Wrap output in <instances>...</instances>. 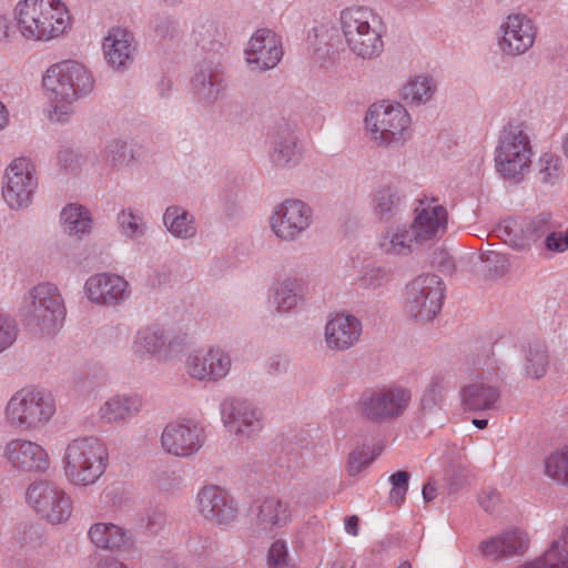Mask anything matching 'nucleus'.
<instances>
[{"label":"nucleus","instance_id":"obj_1","mask_svg":"<svg viewBox=\"0 0 568 568\" xmlns=\"http://www.w3.org/2000/svg\"><path fill=\"white\" fill-rule=\"evenodd\" d=\"M19 34L30 42H50L72 27V16L63 0H19L13 8Z\"/></svg>","mask_w":568,"mask_h":568},{"label":"nucleus","instance_id":"obj_2","mask_svg":"<svg viewBox=\"0 0 568 568\" xmlns=\"http://www.w3.org/2000/svg\"><path fill=\"white\" fill-rule=\"evenodd\" d=\"M51 119L64 122L73 111V103L90 93L94 87L91 71L78 61H63L48 68L42 78Z\"/></svg>","mask_w":568,"mask_h":568},{"label":"nucleus","instance_id":"obj_3","mask_svg":"<svg viewBox=\"0 0 568 568\" xmlns=\"http://www.w3.org/2000/svg\"><path fill=\"white\" fill-rule=\"evenodd\" d=\"M339 28L348 50L358 58L373 59L384 50L385 23L372 8L353 6L339 13Z\"/></svg>","mask_w":568,"mask_h":568},{"label":"nucleus","instance_id":"obj_4","mask_svg":"<svg viewBox=\"0 0 568 568\" xmlns=\"http://www.w3.org/2000/svg\"><path fill=\"white\" fill-rule=\"evenodd\" d=\"M109 460L105 445L95 437L71 440L64 450V476L74 486L93 485L104 474Z\"/></svg>","mask_w":568,"mask_h":568},{"label":"nucleus","instance_id":"obj_5","mask_svg":"<svg viewBox=\"0 0 568 568\" xmlns=\"http://www.w3.org/2000/svg\"><path fill=\"white\" fill-rule=\"evenodd\" d=\"M24 304L22 315L32 331L41 335H52L63 326L67 308L54 284H38L29 292Z\"/></svg>","mask_w":568,"mask_h":568},{"label":"nucleus","instance_id":"obj_6","mask_svg":"<svg viewBox=\"0 0 568 568\" xmlns=\"http://www.w3.org/2000/svg\"><path fill=\"white\" fill-rule=\"evenodd\" d=\"M365 124L369 138L378 145L403 144L413 135L410 115L400 103L381 101L372 104Z\"/></svg>","mask_w":568,"mask_h":568},{"label":"nucleus","instance_id":"obj_7","mask_svg":"<svg viewBox=\"0 0 568 568\" xmlns=\"http://www.w3.org/2000/svg\"><path fill=\"white\" fill-rule=\"evenodd\" d=\"M55 413L50 393L38 388H22L8 402L4 410L7 423L21 432L44 426Z\"/></svg>","mask_w":568,"mask_h":568},{"label":"nucleus","instance_id":"obj_8","mask_svg":"<svg viewBox=\"0 0 568 568\" xmlns=\"http://www.w3.org/2000/svg\"><path fill=\"white\" fill-rule=\"evenodd\" d=\"M443 301L442 280L434 274L419 275L406 286L404 312L416 322L427 323L438 315Z\"/></svg>","mask_w":568,"mask_h":568},{"label":"nucleus","instance_id":"obj_9","mask_svg":"<svg viewBox=\"0 0 568 568\" xmlns=\"http://www.w3.org/2000/svg\"><path fill=\"white\" fill-rule=\"evenodd\" d=\"M37 186V171L31 159H13L4 172L2 196L6 203L14 210L29 206Z\"/></svg>","mask_w":568,"mask_h":568},{"label":"nucleus","instance_id":"obj_10","mask_svg":"<svg viewBox=\"0 0 568 568\" xmlns=\"http://www.w3.org/2000/svg\"><path fill=\"white\" fill-rule=\"evenodd\" d=\"M410 402V393L400 386H382L365 392L358 402L363 416L374 422L402 415Z\"/></svg>","mask_w":568,"mask_h":568},{"label":"nucleus","instance_id":"obj_11","mask_svg":"<svg viewBox=\"0 0 568 568\" xmlns=\"http://www.w3.org/2000/svg\"><path fill=\"white\" fill-rule=\"evenodd\" d=\"M26 500L51 524L65 521L72 514L71 498L51 481L38 480L30 484L26 491Z\"/></svg>","mask_w":568,"mask_h":568},{"label":"nucleus","instance_id":"obj_12","mask_svg":"<svg viewBox=\"0 0 568 568\" xmlns=\"http://www.w3.org/2000/svg\"><path fill=\"white\" fill-rule=\"evenodd\" d=\"M531 154L529 139L523 131L505 132L496 149V169L507 179L523 176L530 166Z\"/></svg>","mask_w":568,"mask_h":568},{"label":"nucleus","instance_id":"obj_13","mask_svg":"<svg viewBox=\"0 0 568 568\" xmlns=\"http://www.w3.org/2000/svg\"><path fill=\"white\" fill-rule=\"evenodd\" d=\"M3 466L18 474L42 473L50 466V456L40 444L23 439H10L1 454Z\"/></svg>","mask_w":568,"mask_h":568},{"label":"nucleus","instance_id":"obj_14","mask_svg":"<svg viewBox=\"0 0 568 568\" xmlns=\"http://www.w3.org/2000/svg\"><path fill=\"white\" fill-rule=\"evenodd\" d=\"M206 439L204 427L193 419L169 423L161 435L163 449L176 457H189L201 449Z\"/></svg>","mask_w":568,"mask_h":568},{"label":"nucleus","instance_id":"obj_15","mask_svg":"<svg viewBox=\"0 0 568 568\" xmlns=\"http://www.w3.org/2000/svg\"><path fill=\"white\" fill-rule=\"evenodd\" d=\"M312 223L311 207L300 200H286L275 206L270 225L274 234L284 241H293Z\"/></svg>","mask_w":568,"mask_h":568},{"label":"nucleus","instance_id":"obj_16","mask_svg":"<svg viewBox=\"0 0 568 568\" xmlns=\"http://www.w3.org/2000/svg\"><path fill=\"white\" fill-rule=\"evenodd\" d=\"M244 54L252 71L273 69L283 57L281 38L270 29H258L250 38Z\"/></svg>","mask_w":568,"mask_h":568},{"label":"nucleus","instance_id":"obj_17","mask_svg":"<svg viewBox=\"0 0 568 568\" xmlns=\"http://www.w3.org/2000/svg\"><path fill=\"white\" fill-rule=\"evenodd\" d=\"M196 510L213 525H227L237 516L234 499L217 486H205L197 493Z\"/></svg>","mask_w":568,"mask_h":568},{"label":"nucleus","instance_id":"obj_18","mask_svg":"<svg viewBox=\"0 0 568 568\" xmlns=\"http://www.w3.org/2000/svg\"><path fill=\"white\" fill-rule=\"evenodd\" d=\"M447 223V211L437 200L419 202L413 223L408 226L417 245L435 241L444 233Z\"/></svg>","mask_w":568,"mask_h":568},{"label":"nucleus","instance_id":"obj_19","mask_svg":"<svg viewBox=\"0 0 568 568\" xmlns=\"http://www.w3.org/2000/svg\"><path fill=\"white\" fill-rule=\"evenodd\" d=\"M222 419L227 429L240 436H251L263 427L262 413L244 399H226L222 404Z\"/></svg>","mask_w":568,"mask_h":568},{"label":"nucleus","instance_id":"obj_20","mask_svg":"<svg viewBox=\"0 0 568 568\" xmlns=\"http://www.w3.org/2000/svg\"><path fill=\"white\" fill-rule=\"evenodd\" d=\"M231 368L230 356L219 347L206 353L197 351L186 359V373L199 381H216L227 375Z\"/></svg>","mask_w":568,"mask_h":568},{"label":"nucleus","instance_id":"obj_21","mask_svg":"<svg viewBox=\"0 0 568 568\" xmlns=\"http://www.w3.org/2000/svg\"><path fill=\"white\" fill-rule=\"evenodd\" d=\"M184 344V338L173 337L158 326H146L138 331L132 349L138 356L145 354L169 358L179 352Z\"/></svg>","mask_w":568,"mask_h":568},{"label":"nucleus","instance_id":"obj_22","mask_svg":"<svg viewBox=\"0 0 568 568\" xmlns=\"http://www.w3.org/2000/svg\"><path fill=\"white\" fill-rule=\"evenodd\" d=\"M529 544L528 535L518 528H514L483 540L478 549L487 559L501 560L525 555Z\"/></svg>","mask_w":568,"mask_h":568},{"label":"nucleus","instance_id":"obj_23","mask_svg":"<svg viewBox=\"0 0 568 568\" xmlns=\"http://www.w3.org/2000/svg\"><path fill=\"white\" fill-rule=\"evenodd\" d=\"M84 288L88 298L101 305L118 304L130 294L129 283L122 276L109 273L92 275Z\"/></svg>","mask_w":568,"mask_h":568},{"label":"nucleus","instance_id":"obj_24","mask_svg":"<svg viewBox=\"0 0 568 568\" xmlns=\"http://www.w3.org/2000/svg\"><path fill=\"white\" fill-rule=\"evenodd\" d=\"M362 323L351 314L336 313L325 325V342L328 348L345 351L354 346L361 337Z\"/></svg>","mask_w":568,"mask_h":568},{"label":"nucleus","instance_id":"obj_25","mask_svg":"<svg viewBox=\"0 0 568 568\" xmlns=\"http://www.w3.org/2000/svg\"><path fill=\"white\" fill-rule=\"evenodd\" d=\"M535 28L525 16H509L503 24V37L499 40L500 50L509 55L526 52L534 43Z\"/></svg>","mask_w":568,"mask_h":568},{"label":"nucleus","instance_id":"obj_26","mask_svg":"<svg viewBox=\"0 0 568 568\" xmlns=\"http://www.w3.org/2000/svg\"><path fill=\"white\" fill-rule=\"evenodd\" d=\"M90 541L99 549L111 552L130 551L135 544L132 532L113 523H95L89 530Z\"/></svg>","mask_w":568,"mask_h":568},{"label":"nucleus","instance_id":"obj_27","mask_svg":"<svg viewBox=\"0 0 568 568\" xmlns=\"http://www.w3.org/2000/svg\"><path fill=\"white\" fill-rule=\"evenodd\" d=\"M102 51L111 68L124 69L133 60L135 52L134 37L124 28H112L103 39Z\"/></svg>","mask_w":568,"mask_h":568},{"label":"nucleus","instance_id":"obj_28","mask_svg":"<svg viewBox=\"0 0 568 568\" xmlns=\"http://www.w3.org/2000/svg\"><path fill=\"white\" fill-rule=\"evenodd\" d=\"M377 245L386 255L405 256L414 251L417 243L408 226L403 225L388 229L379 236Z\"/></svg>","mask_w":568,"mask_h":568},{"label":"nucleus","instance_id":"obj_29","mask_svg":"<svg viewBox=\"0 0 568 568\" xmlns=\"http://www.w3.org/2000/svg\"><path fill=\"white\" fill-rule=\"evenodd\" d=\"M192 89L199 99L214 101L224 89L222 71L217 67L201 68L192 79Z\"/></svg>","mask_w":568,"mask_h":568},{"label":"nucleus","instance_id":"obj_30","mask_svg":"<svg viewBox=\"0 0 568 568\" xmlns=\"http://www.w3.org/2000/svg\"><path fill=\"white\" fill-rule=\"evenodd\" d=\"M142 406L138 396L116 395L100 407V417L106 423H116L131 418Z\"/></svg>","mask_w":568,"mask_h":568},{"label":"nucleus","instance_id":"obj_31","mask_svg":"<svg viewBox=\"0 0 568 568\" xmlns=\"http://www.w3.org/2000/svg\"><path fill=\"white\" fill-rule=\"evenodd\" d=\"M436 92V84L428 75H415L407 80L400 90L402 99L412 105L425 104Z\"/></svg>","mask_w":568,"mask_h":568},{"label":"nucleus","instance_id":"obj_32","mask_svg":"<svg viewBox=\"0 0 568 568\" xmlns=\"http://www.w3.org/2000/svg\"><path fill=\"white\" fill-rule=\"evenodd\" d=\"M290 520L288 506L276 498L265 499L260 507L258 525L264 530L284 527Z\"/></svg>","mask_w":568,"mask_h":568},{"label":"nucleus","instance_id":"obj_33","mask_svg":"<svg viewBox=\"0 0 568 568\" xmlns=\"http://www.w3.org/2000/svg\"><path fill=\"white\" fill-rule=\"evenodd\" d=\"M91 216L87 209L69 204L61 212L63 231L70 236H81L91 230Z\"/></svg>","mask_w":568,"mask_h":568},{"label":"nucleus","instance_id":"obj_34","mask_svg":"<svg viewBox=\"0 0 568 568\" xmlns=\"http://www.w3.org/2000/svg\"><path fill=\"white\" fill-rule=\"evenodd\" d=\"M520 568H568V529L542 557L527 562Z\"/></svg>","mask_w":568,"mask_h":568},{"label":"nucleus","instance_id":"obj_35","mask_svg":"<svg viewBox=\"0 0 568 568\" xmlns=\"http://www.w3.org/2000/svg\"><path fill=\"white\" fill-rule=\"evenodd\" d=\"M304 282L300 278L287 277L281 281L275 288V303L278 311L287 312L295 308L304 294Z\"/></svg>","mask_w":568,"mask_h":568},{"label":"nucleus","instance_id":"obj_36","mask_svg":"<svg viewBox=\"0 0 568 568\" xmlns=\"http://www.w3.org/2000/svg\"><path fill=\"white\" fill-rule=\"evenodd\" d=\"M404 194L397 183L379 186L373 197L374 211L381 217L392 213L400 203Z\"/></svg>","mask_w":568,"mask_h":568},{"label":"nucleus","instance_id":"obj_37","mask_svg":"<svg viewBox=\"0 0 568 568\" xmlns=\"http://www.w3.org/2000/svg\"><path fill=\"white\" fill-rule=\"evenodd\" d=\"M168 230L176 237H191L195 234L193 217L180 207H169L163 216Z\"/></svg>","mask_w":568,"mask_h":568},{"label":"nucleus","instance_id":"obj_38","mask_svg":"<svg viewBox=\"0 0 568 568\" xmlns=\"http://www.w3.org/2000/svg\"><path fill=\"white\" fill-rule=\"evenodd\" d=\"M382 453V447L363 446L348 455L346 470L351 476L362 473Z\"/></svg>","mask_w":568,"mask_h":568},{"label":"nucleus","instance_id":"obj_39","mask_svg":"<svg viewBox=\"0 0 568 568\" xmlns=\"http://www.w3.org/2000/svg\"><path fill=\"white\" fill-rule=\"evenodd\" d=\"M545 469L549 477L568 485V449L551 454L546 459Z\"/></svg>","mask_w":568,"mask_h":568},{"label":"nucleus","instance_id":"obj_40","mask_svg":"<svg viewBox=\"0 0 568 568\" xmlns=\"http://www.w3.org/2000/svg\"><path fill=\"white\" fill-rule=\"evenodd\" d=\"M467 395L470 397L467 400L469 409L489 408L498 398V394L495 388L484 386L467 388Z\"/></svg>","mask_w":568,"mask_h":568},{"label":"nucleus","instance_id":"obj_41","mask_svg":"<svg viewBox=\"0 0 568 568\" xmlns=\"http://www.w3.org/2000/svg\"><path fill=\"white\" fill-rule=\"evenodd\" d=\"M409 478V473L405 470H399L390 475L389 483L392 485V489L389 491V500L394 505L400 506L405 500V496L408 490Z\"/></svg>","mask_w":568,"mask_h":568},{"label":"nucleus","instance_id":"obj_42","mask_svg":"<svg viewBox=\"0 0 568 568\" xmlns=\"http://www.w3.org/2000/svg\"><path fill=\"white\" fill-rule=\"evenodd\" d=\"M271 156L273 162L278 166L286 165L294 161L297 156L295 140L290 136L278 142Z\"/></svg>","mask_w":568,"mask_h":568},{"label":"nucleus","instance_id":"obj_43","mask_svg":"<svg viewBox=\"0 0 568 568\" xmlns=\"http://www.w3.org/2000/svg\"><path fill=\"white\" fill-rule=\"evenodd\" d=\"M119 223L122 233L128 237L135 239L143 234L142 219L131 211H122Z\"/></svg>","mask_w":568,"mask_h":568},{"label":"nucleus","instance_id":"obj_44","mask_svg":"<svg viewBox=\"0 0 568 568\" xmlns=\"http://www.w3.org/2000/svg\"><path fill=\"white\" fill-rule=\"evenodd\" d=\"M18 335V327L11 317L0 313V353L10 347Z\"/></svg>","mask_w":568,"mask_h":568},{"label":"nucleus","instance_id":"obj_45","mask_svg":"<svg viewBox=\"0 0 568 568\" xmlns=\"http://www.w3.org/2000/svg\"><path fill=\"white\" fill-rule=\"evenodd\" d=\"M287 546L283 540H276L272 544L268 550V566L270 568H285L287 565Z\"/></svg>","mask_w":568,"mask_h":568},{"label":"nucleus","instance_id":"obj_46","mask_svg":"<svg viewBox=\"0 0 568 568\" xmlns=\"http://www.w3.org/2000/svg\"><path fill=\"white\" fill-rule=\"evenodd\" d=\"M178 31L176 22L166 18L160 19L154 27V32L161 40L172 39Z\"/></svg>","mask_w":568,"mask_h":568},{"label":"nucleus","instance_id":"obj_47","mask_svg":"<svg viewBox=\"0 0 568 568\" xmlns=\"http://www.w3.org/2000/svg\"><path fill=\"white\" fill-rule=\"evenodd\" d=\"M546 246L554 252H564L568 248V230L565 233L554 232L546 239Z\"/></svg>","mask_w":568,"mask_h":568},{"label":"nucleus","instance_id":"obj_48","mask_svg":"<svg viewBox=\"0 0 568 568\" xmlns=\"http://www.w3.org/2000/svg\"><path fill=\"white\" fill-rule=\"evenodd\" d=\"M530 365L527 367L528 373L539 378L545 374L546 356L544 353L536 354L535 358H529Z\"/></svg>","mask_w":568,"mask_h":568},{"label":"nucleus","instance_id":"obj_49","mask_svg":"<svg viewBox=\"0 0 568 568\" xmlns=\"http://www.w3.org/2000/svg\"><path fill=\"white\" fill-rule=\"evenodd\" d=\"M387 272L382 268L371 270L364 277L363 282L366 286H378L387 280Z\"/></svg>","mask_w":568,"mask_h":568},{"label":"nucleus","instance_id":"obj_50","mask_svg":"<svg viewBox=\"0 0 568 568\" xmlns=\"http://www.w3.org/2000/svg\"><path fill=\"white\" fill-rule=\"evenodd\" d=\"M13 34L11 19L6 14H0V41H8Z\"/></svg>","mask_w":568,"mask_h":568},{"label":"nucleus","instance_id":"obj_51","mask_svg":"<svg viewBox=\"0 0 568 568\" xmlns=\"http://www.w3.org/2000/svg\"><path fill=\"white\" fill-rule=\"evenodd\" d=\"M437 488L434 483L427 481L423 487V497L425 501H432L436 497Z\"/></svg>","mask_w":568,"mask_h":568},{"label":"nucleus","instance_id":"obj_52","mask_svg":"<svg viewBox=\"0 0 568 568\" xmlns=\"http://www.w3.org/2000/svg\"><path fill=\"white\" fill-rule=\"evenodd\" d=\"M358 528V518L356 516H349L345 519V529L348 534L356 536Z\"/></svg>","mask_w":568,"mask_h":568},{"label":"nucleus","instance_id":"obj_53","mask_svg":"<svg viewBox=\"0 0 568 568\" xmlns=\"http://www.w3.org/2000/svg\"><path fill=\"white\" fill-rule=\"evenodd\" d=\"M98 568H130L123 561H120L118 559H109L103 562H101Z\"/></svg>","mask_w":568,"mask_h":568},{"label":"nucleus","instance_id":"obj_54","mask_svg":"<svg viewBox=\"0 0 568 568\" xmlns=\"http://www.w3.org/2000/svg\"><path fill=\"white\" fill-rule=\"evenodd\" d=\"M270 365L273 372H280L286 368L287 361L282 358L281 356H277L276 358L272 359Z\"/></svg>","mask_w":568,"mask_h":568},{"label":"nucleus","instance_id":"obj_55","mask_svg":"<svg viewBox=\"0 0 568 568\" xmlns=\"http://www.w3.org/2000/svg\"><path fill=\"white\" fill-rule=\"evenodd\" d=\"M9 123V113L6 105L0 101V131Z\"/></svg>","mask_w":568,"mask_h":568},{"label":"nucleus","instance_id":"obj_56","mask_svg":"<svg viewBox=\"0 0 568 568\" xmlns=\"http://www.w3.org/2000/svg\"><path fill=\"white\" fill-rule=\"evenodd\" d=\"M115 149H116V151H113V150L110 151V153H111V161L113 163H116L122 156H124L125 145L116 143L115 144Z\"/></svg>","mask_w":568,"mask_h":568},{"label":"nucleus","instance_id":"obj_57","mask_svg":"<svg viewBox=\"0 0 568 568\" xmlns=\"http://www.w3.org/2000/svg\"><path fill=\"white\" fill-rule=\"evenodd\" d=\"M471 422L478 428H485L487 426V420L486 419H473Z\"/></svg>","mask_w":568,"mask_h":568},{"label":"nucleus","instance_id":"obj_58","mask_svg":"<svg viewBox=\"0 0 568 568\" xmlns=\"http://www.w3.org/2000/svg\"><path fill=\"white\" fill-rule=\"evenodd\" d=\"M469 398L470 397H468V395H467V389L466 390L464 389V406H463V409H466V406H467V408H469L468 402H467Z\"/></svg>","mask_w":568,"mask_h":568},{"label":"nucleus","instance_id":"obj_59","mask_svg":"<svg viewBox=\"0 0 568 568\" xmlns=\"http://www.w3.org/2000/svg\"><path fill=\"white\" fill-rule=\"evenodd\" d=\"M397 568H410V565H409V562L404 561Z\"/></svg>","mask_w":568,"mask_h":568},{"label":"nucleus","instance_id":"obj_60","mask_svg":"<svg viewBox=\"0 0 568 568\" xmlns=\"http://www.w3.org/2000/svg\"><path fill=\"white\" fill-rule=\"evenodd\" d=\"M565 152H566V155L568 156V135H567V139L565 141Z\"/></svg>","mask_w":568,"mask_h":568}]
</instances>
